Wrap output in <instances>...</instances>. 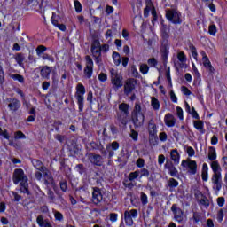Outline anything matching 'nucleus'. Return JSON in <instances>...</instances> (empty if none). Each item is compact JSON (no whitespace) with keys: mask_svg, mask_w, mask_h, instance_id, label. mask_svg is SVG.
<instances>
[{"mask_svg":"<svg viewBox=\"0 0 227 227\" xmlns=\"http://www.w3.org/2000/svg\"><path fill=\"white\" fill-rule=\"evenodd\" d=\"M208 160H211L210 168L213 171V175L211 177V182L213 184V190L215 192H219L221 189H223V175L221 174L223 168H221V165L217 159V151H215V147L210 146L207 153Z\"/></svg>","mask_w":227,"mask_h":227,"instance_id":"f257e3e1","label":"nucleus"},{"mask_svg":"<svg viewBox=\"0 0 227 227\" xmlns=\"http://www.w3.org/2000/svg\"><path fill=\"white\" fill-rule=\"evenodd\" d=\"M29 179L26 173H24V169L16 168L12 174V182L14 185H19L20 184V191L22 194H27L29 196L31 192L29 191Z\"/></svg>","mask_w":227,"mask_h":227,"instance_id":"f03ea898","label":"nucleus"},{"mask_svg":"<svg viewBox=\"0 0 227 227\" xmlns=\"http://www.w3.org/2000/svg\"><path fill=\"white\" fill-rule=\"evenodd\" d=\"M90 148L92 150H99L101 154L106 157L108 153V159H113L114 157V152L120 150V143L118 141H114L106 145V149L104 148V145L102 143L92 141L90 143Z\"/></svg>","mask_w":227,"mask_h":227,"instance_id":"7ed1b4c3","label":"nucleus"},{"mask_svg":"<svg viewBox=\"0 0 227 227\" xmlns=\"http://www.w3.org/2000/svg\"><path fill=\"white\" fill-rule=\"evenodd\" d=\"M90 52L94 54H107L109 52V44L100 43V35L92 34L91 35V44H90Z\"/></svg>","mask_w":227,"mask_h":227,"instance_id":"20e7f679","label":"nucleus"},{"mask_svg":"<svg viewBox=\"0 0 227 227\" xmlns=\"http://www.w3.org/2000/svg\"><path fill=\"white\" fill-rule=\"evenodd\" d=\"M129 109H130V106L127 103H121L119 105L120 112L117 113V120L120 124L125 126L129 123V116H130Z\"/></svg>","mask_w":227,"mask_h":227,"instance_id":"39448f33","label":"nucleus"},{"mask_svg":"<svg viewBox=\"0 0 227 227\" xmlns=\"http://www.w3.org/2000/svg\"><path fill=\"white\" fill-rule=\"evenodd\" d=\"M84 95H86V87H84L82 83H78L74 98L77 100L79 113H82L84 111Z\"/></svg>","mask_w":227,"mask_h":227,"instance_id":"423d86ee","label":"nucleus"},{"mask_svg":"<svg viewBox=\"0 0 227 227\" xmlns=\"http://www.w3.org/2000/svg\"><path fill=\"white\" fill-rule=\"evenodd\" d=\"M165 17L168 22L175 24V26H180L182 24V12L176 9H168L166 11Z\"/></svg>","mask_w":227,"mask_h":227,"instance_id":"0eeeda50","label":"nucleus"},{"mask_svg":"<svg viewBox=\"0 0 227 227\" xmlns=\"http://www.w3.org/2000/svg\"><path fill=\"white\" fill-rule=\"evenodd\" d=\"M169 49H171V43H169V39H161L160 52L164 65L168 63V59L169 58Z\"/></svg>","mask_w":227,"mask_h":227,"instance_id":"6e6552de","label":"nucleus"},{"mask_svg":"<svg viewBox=\"0 0 227 227\" xmlns=\"http://www.w3.org/2000/svg\"><path fill=\"white\" fill-rule=\"evenodd\" d=\"M85 67L83 69V74L86 77V79H91L93 77V59H91V56L87 55L85 56Z\"/></svg>","mask_w":227,"mask_h":227,"instance_id":"1a4fd4ad","label":"nucleus"},{"mask_svg":"<svg viewBox=\"0 0 227 227\" xmlns=\"http://www.w3.org/2000/svg\"><path fill=\"white\" fill-rule=\"evenodd\" d=\"M139 215L137 209H130L124 211V222L126 226H134V219Z\"/></svg>","mask_w":227,"mask_h":227,"instance_id":"9d476101","label":"nucleus"},{"mask_svg":"<svg viewBox=\"0 0 227 227\" xmlns=\"http://www.w3.org/2000/svg\"><path fill=\"white\" fill-rule=\"evenodd\" d=\"M137 85V80L135 78H128L124 82V95L129 97L134 90H136V86Z\"/></svg>","mask_w":227,"mask_h":227,"instance_id":"9b49d317","label":"nucleus"},{"mask_svg":"<svg viewBox=\"0 0 227 227\" xmlns=\"http://www.w3.org/2000/svg\"><path fill=\"white\" fill-rule=\"evenodd\" d=\"M102 200H104L102 190L98 187H94L91 199L92 203H94V205H98L99 203H102Z\"/></svg>","mask_w":227,"mask_h":227,"instance_id":"f8f14e48","label":"nucleus"},{"mask_svg":"<svg viewBox=\"0 0 227 227\" xmlns=\"http://www.w3.org/2000/svg\"><path fill=\"white\" fill-rule=\"evenodd\" d=\"M131 121L135 129H139L143 127L145 123V114H131Z\"/></svg>","mask_w":227,"mask_h":227,"instance_id":"ddd939ff","label":"nucleus"},{"mask_svg":"<svg viewBox=\"0 0 227 227\" xmlns=\"http://www.w3.org/2000/svg\"><path fill=\"white\" fill-rule=\"evenodd\" d=\"M171 211L174 214V219L177 223H182L184 221V211L180 207H176V205H172Z\"/></svg>","mask_w":227,"mask_h":227,"instance_id":"4468645a","label":"nucleus"},{"mask_svg":"<svg viewBox=\"0 0 227 227\" xmlns=\"http://www.w3.org/2000/svg\"><path fill=\"white\" fill-rule=\"evenodd\" d=\"M9 102H11L8 104V108L10 111L12 113H17V111H19L20 108V101L17 98H10Z\"/></svg>","mask_w":227,"mask_h":227,"instance_id":"2eb2a0df","label":"nucleus"},{"mask_svg":"<svg viewBox=\"0 0 227 227\" xmlns=\"http://www.w3.org/2000/svg\"><path fill=\"white\" fill-rule=\"evenodd\" d=\"M112 84L114 86V88H117V90H120L121 86H123V76L115 74L112 77Z\"/></svg>","mask_w":227,"mask_h":227,"instance_id":"dca6fc26","label":"nucleus"},{"mask_svg":"<svg viewBox=\"0 0 227 227\" xmlns=\"http://www.w3.org/2000/svg\"><path fill=\"white\" fill-rule=\"evenodd\" d=\"M164 123L168 128L175 127L176 123V119H175V116H173L172 114L168 113L164 116Z\"/></svg>","mask_w":227,"mask_h":227,"instance_id":"f3484780","label":"nucleus"},{"mask_svg":"<svg viewBox=\"0 0 227 227\" xmlns=\"http://www.w3.org/2000/svg\"><path fill=\"white\" fill-rule=\"evenodd\" d=\"M148 132L150 137H154V139H158L157 137V124L153 122L152 121H149L148 124Z\"/></svg>","mask_w":227,"mask_h":227,"instance_id":"a211bd4d","label":"nucleus"},{"mask_svg":"<svg viewBox=\"0 0 227 227\" xmlns=\"http://www.w3.org/2000/svg\"><path fill=\"white\" fill-rule=\"evenodd\" d=\"M102 155L100 154H93L91 153L90 155V161L91 162V164H94V166H102Z\"/></svg>","mask_w":227,"mask_h":227,"instance_id":"6ab92c4d","label":"nucleus"},{"mask_svg":"<svg viewBox=\"0 0 227 227\" xmlns=\"http://www.w3.org/2000/svg\"><path fill=\"white\" fill-rule=\"evenodd\" d=\"M193 127L196 130H199L200 134H205V132H207V130H205V122L200 119L193 121Z\"/></svg>","mask_w":227,"mask_h":227,"instance_id":"aec40b11","label":"nucleus"},{"mask_svg":"<svg viewBox=\"0 0 227 227\" xmlns=\"http://www.w3.org/2000/svg\"><path fill=\"white\" fill-rule=\"evenodd\" d=\"M170 159L173 160L175 166H178L180 164V153H178V149L171 150Z\"/></svg>","mask_w":227,"mask_h":227,"instance_id":"412c9836","label":"nucleus"},{"mask_svg":"<svg viewBox=\"0 0 227 227\" xmlns=\"http://www.w3.org/2000/svg\"><path fill=\"white\" fill-rule=\"evenodd\" d=\"M36 223L39 227H52V224L49 221V219H43V215H38L36 218Z\"/></svg>","mask_w":227,"mask_h":227,"instance_id":"4be33fe9","label":"nucleus"},{"mask_svg":"<svg viewBox=\"0 0 227 227\" xmlns=\"http://www.w3.org/2000/svg\"><path fill=\"white\" fill-rule=\"evenodd\" d=\"M31 163L34 166V168L37 169V171H41V173H43V171H45V166H43V163L42 162V160L37 159H33L31 160Z\"/></svg>","mask_w":227,"mask_h":227,"instance_id":"5701e85b","label":"nucleus"},{"mask_svg":"<svg viewBox=\"0 0 227 227\" xmlns=\"http://www.w3.org/2000/svg\"><path fill=\"white\" fill-rule=\"evenodd\" d=\"M51 72H52V68L51 67H43L40 71L41 77H43V79H49L51 77Z\"/></svg>","mask_w":227,"mask_h":227,"instance_id":"b1692460","label":"nucleus"},{"mask_svg":"<svg viewBox=\"0 0 227 227\" xmlns=\"http://www.w3.org/2000/svg\"><path fill=\"white\" fill-rule=\"evenodd\" d=\"M188 169L190 175H196L198 173V163L196 160H190Z\"/></svg>","mask_w":227,"mask_h":227,"instance_id":"393cba45","label":"nucleus"},{"mask_svg":"<svg viewBox=\"0 0 227 227\" xmlns=\"http://www.w3.org/2000/svg\"><path fill=\"white\" fill-rule=\"evenodd\" d=\"M202 182H208V164L203 163L201 170Z\"/></svg>","mask_w":227,"mask_h":227,"instance_id":"a878e982","label":"nucleus"},{"mask_svg":"<svg viewBox=\"0 0 227 227\" xmlns=\"http://www.w3.org/2000/svg\"><path fill=\"white\" fill-rule=\"evenodd\" d=\"M92 57L94 58V61L98 67V68L102 67L104 66V62L102 61V55L101 54H96L94 52H91Z\"/></svg>","mask_w":227,"mask_h":227,"instance_id":"bb28decb","label":"nucleus"},{"mask_svg":"<svg viewBox=\"0 0 227 227\" xmlns=\"http://www.w3.org/2000/svg\"><path fill=\"white\" fill-rule=\"evenodd\" d=\"M151 106L154 111H159L160 109V102L155 97L151 98Z\"/></svg>","mask_w":227,"mask_h":227,"instance_id":"cd10ccee","label":"nucleus"},{"mask_svg":"<svg viewBox=\"0 0 227 227\" xmlns=\"http://www.w3.org/2000/svg\"><path fill=\"white\" fill-rule=\"evenodd\" d=\"M137 171L139 175V180L145 177L148 178V176H150V170H148L147 168H142L141 169H137Z\"/></svg>","mask_w":227,"mask_h":227,"instance_id":"c85d7f7f","label":"nucleus"},{"mask_svg":"<svg viewBox=\"0 0 227 227\" xmlns=\"http://www.w3.org/2000/svg\"><path fill=\"white\" fill-rule=\"evenodd\" d=\"M112 58L114 59V65L116 67H120V65L121 64V56L120 55V53L117 51H114Z\"/></svg>","mask_w":227,"mask_h":227,"instance_id":"c756f323","label":"nucleus"},{"mask_svg":"<svg viewBox=\"0 0 227 227\" xmlns=\"http://www.w3.org/2000/svg\"><path fill=\"white\" fill-rule=\"evenodd\" d=\"M0 136H2L4 139H7V141H9V146H15V144L13 143V139L10 137V133H8L7 129H4Z\"/></svg>","mask_w":227,"mask_h":227,"instance_id":"7c9ffc66","label":"nucleus"},{"mask_svg":"<svg viewBox=\"0 0 227 227\" xmlns=\"http://www.w3.org/2000/svg\"><path fill=\"white\" fill-rule=\"evenodd\" d=\"M128 178L129 182H134V180L141 181V179H139V172H137V170L130 172Z\"/></svg>","mask_w":227,"mask_h":227,"instance_id":"2f4dec72","label":"nucleus"},{"mask_svg":"<svg viewBox=\"0 0 227 227\" xmlns=\"http://www.w3.org/2000/svg\"><path fill=\"white\" fill-rule=\"evenodd\" d=\"M203 67L208 70L209 74L215 73V68H214V66H212V62H210V60L203 62Z\"/></svg>","mask_w":227,"mask_h":227,"instance_id":"473e14b6","label":"nucleus"},{"mask_svg":"<svg viewBox=\"0 0 227 227\" xmlns=\"http://www.w3.org/2000/svg\"><path fill=\"white\" fill-rule=\"evenodd\" d=\"M54 182V178H52V176L47 172L44 173V184L46 185H51Z\"/></svg>","mask_w":227,"mask_h":227,"instance_id":"72a5a7b5","label":"nucleus"},{"mask_svg":"<svg viewBox=\"0 0 227 227\" xmlns=\"http://www.w3.org/2000/svg\"><path fill=\"white\" fill-rule=\"evenodd\" d=\"M162 39H169V34L168 33V26L162 24L161 27V40Z\"/></svg>","mask_w":227,"mask_h":227,"instance_id":"f704fd0d","label":"nucleus"},{"mask_svg":"<svg viewBox=\"0 0 227 227\" xmlns=\"http://www.w3.org/2000/svg\"><path fill=\"white\" fill-rule=\"evenodd\" d=\"M168 185L171 191V189H175L176 188L178 185H179V183L176 179L175 178H170L168 181Z\"/></svg>","mask_w":227,"mask_h":227,"instance_id":"c9c22d12","label":"nucleus"},{"mask_svg":"<svg viewBox=\"0 0 227 227\" xmlns=\"http://www.w3.org/2000/svg\"><path fill=\"white\" fill-rule=\"evenodd\" d=\"M208 35L211 36H215V35H217V26H215V24L208 26Z\"/></svg>","mask_w":227,"mask_h":227,"instance_id":"e433bc0d","label":"nucleus"},{"mask_svg":"<svg viewBox=\"0 0 227 227\" xmlns=\"http://www.w3.org/2000/svg\"><path fill=\"white\" fill-rule=\"evenodd\" d=\"M47 47L44 45H39L36 47L35 49V52L37 54V56L40 58L42 57V54H44V52L47 51Z\"/></svg>","mask_w":227,"mask_h":227,"instance_id":"4c0bfd02","label":"nucleus"},{"mask_svg":"<svg viewBox=\"0 0 227 227\" xmlns=\"http://www.w3.org/2000/svg\"><path fill=\"white\" fill-rule=\"evenodd\" d=\"M11 78L13 79V81H18L20 84H24L25 82L24 76L19 74H12Z\"/></svg>","mask_w":227,"mask_h":227,"instance_id":"58836bf2","label":"nucleus"},{"mask_svg":"<svg viewBox=\"0 0 227 227\" xmlns=\"http://www.w3.org/2000/svg\"><path fill=\"white\" fill-rule=\"evenodd\" d=\"M177 59L180 61V63H185L187 61V56L185 55V52L179 51L177 53Z\"/></svg>","mask_w":227,"mask_h":227,"instance_id":"ea45409f","label":"nucleus"},{"mask_svg":"<svg viewBox=\"0 0 227 227\" xmlns=\"http://www.w3.org/2000/svg\"><path fill=\"white\" fill-rule=\"evenodd\" d=\"M189 49L191 50L192 58L194 59H198V50L196 49V46H194V44L191 43L189 45Z\"/></svg>","mask_w":227,"mask_h":227,"instance_id":"a19ab883","label":"nucleus"},{"mask_svg":"<svg viewBox=\"0 0 227 227\" xmlns=\"http://www.w3.org/2000/svg\"><path fill=\"white\" fill-rule=\"evenodd\" d=\"M193 224H198L200 221H201V213L200 212H193Z\"/></svg>","mask_w":227,"mask_h":227,"instance_id":"79ce46f5","label":"nucleus"},{"mask_svg":"<svg viewBox=\"0 0 227 227\" xmlns=\"http://www.w3.org/2000/svg\"><path fill=\"white\" fill-rule=\"evenodd\" d=\"M59 187H60V191H62V192H67V191H68V182H67V180L60 181Z\"/></svg>","mask_w":227,"mask_h":227,"instance_id":"37998d69","label":"nucleus"},{"mask_svg":"<svg viewBox=\"0 0 227 227\" xmlns=\"http://www.w3.org/2000/svg\"><path fill=\"white\" fill-rule=\"evenodd\" d=\"M74 4L76 13H81V12H82V4L81 2H79V0H74Z\"/></svg>","mask_w":227,"mask_h":227,"instance_id":"c03bdc74","label":"nucleus"},{"mask_svg":"<svg viewBox=\"0 0 227 227\" xmlns=\"http://www.w3.org/2000/svg\"><path fill=\"white\" fill-rule=\"evenodd\" d=\"M200 203L206 208H208L210 207V200H208V198H207V196H204L202 199H200Z\"/></svg>","mask_w":227,"mask_h":227,"instance_id":"a18cd8bd","label":"nucleus"},{"mask_svg":"<svg viewBox=\"0 0 227 227\" xmlns=\"http://www.w3.org/2000/svg\"><path fill=\"white\" fill-rule=\"evenodd\" d=\"M75 169L81 175H84L86 173V168L84 167V164H77Z\"/></svg>","mask_w":227,"mask_h":227,"instance_id":"49530a36","label":"nucleus"},{"mask_svg":"<svg viewBox=\"0 0 227 227\" xmlns=\"http://www.w3.org/2000/svg\"><path fill=\"white\" fill-rule=\"evenodd\" d=\"M131 114H143V113H141V104H139V103L135 104V107H134Z\"/></svg>","mask_w":227,"mask_h":227,"instance_id":"de8ad7c7","label":"nucleus"},{"mask_svg":"<svg viewBox=\"0 0 227 227\" xmlns=\"http://www.w3.org/2000/svg\"><path fill=\"white\" fill-rule=\"evenodd\" d=\"M140 200L142 205H148V195H146V193L142 192L140 193Z\"/></svg>","mask_w":227,"mask_h":227,"instance_id":"09e8293b","label":"nucleus"},{"mask_svg":"<svg viewBox=\"0 0 227 227\" xmlns=\"http://www.w3.org/2000/svg\"><path fill=\"white\" fill-rule=\"evenodd\" d=\"M150 71V67L146 64L140 65V72L143 74V75H146L148 72Z\"/></svg>","mask_w":227,"mask_h":227,"instance_id":"8fccbe9b","label":"nucleus"},{"mask_svg":"<svg viewBox=\"0 0 227 227\" xmlns=\"http://www.w3.org/2000/svg\"><path fill=\"white\" fill-rule=\"evenodd\" d=\"M26 134L20 130L14 132V139H26Z\"/></svg>","mask_w":227,"mask_h":227,"instance_id":"3c124183","label":"nucleus"},{"mask_svg":"<svg viewBox=\"0 0 227 227\" xmlns=\"http://www.w3.org/2000/svg\"><path fill=\"white\" fill-rule=\"evenodd\" d=\"M195 94H196V98H197V100H199V102L200 103H203V100H204V98H203V90H197L195 91Z\"/></svg>","mask_w":227,"mask_h":227,"instance_id":"603ef678","label":"nucleus"},{"mask_svg":"<svg viewBox=\"0 0 227 227\" xmlns=\"http://www.w3.org/2000/svg\"><path fill=\"white\" fill-rule=\"evenodd\" d=\"M0 86H4V70L3 69V66L0 65Z\"/></svg>","mask_w":227,"mask_h":227,"instance_id":"864d4df0","label":"nucleus"},{"mask_svg":"<svg viewBox=\"0 0 227 227\" xmlns=\"http://www.w3.org/2000/svg\"><path fill=\"white\" fill-rule=\"evenodd\" d=\"M148 65H150V67H153V68H155L157 67V65H159V61H157V59L155 58H151L147 60Z\"/></svg>","mask_w":227,"mask_h":227,"instance_id":"5fc2aeb1","label":"nucleus"},{"mask_svg":"<svg viewBox=\"0 0 227 227\" xmlns=\"http://www.w3.org/2000/svg\"><path fill=\"white\" fill-rule=\"evenodd\" d=\"M181 91L183 95H185V97H189L190 95H192V92L191 91V90H189V88H187L186 86H182Z\"/></svg>","mask_w":227,"mask_h":227,"instance_id":"6e6d98bb","label":"nucleus"},{"mask_svg":"<svg viewBox=\"0 0 227 227\" xmlns=\"http://www.w3.org/2000/svg\"><path fill=\"white\" fill-rule=\"evenodd\" d=\"M42 59H43V61L47 60L51 61V63H54V57L48 53H43V55L42 56Z\"/></svg>","mask_w":227,"mask_h":227,"instance_id":"4d7b16f0","label":"nucleus"},{"mask_svg":"<svg viewBox=\"0 0 227 227\" xmlns=\"http://www.w3.org/2000/svg\"><path fill=\"white\" fill-rule=\"evenodd\" d=\"M168 175H170V176H178V169H176V167H171L168 170Z\"/></svg>","mask_w":227,"mask_h":227,"instance_id":"13d9d810","label":"nucleus"},{"mask_svg":"<svg viewBox=\"0 0 227 227\" xmlns=\"http://www.w3.org/2000/svg\"><path fill=\"white\" fill-rule=\"evenodd\" d=\"M216 219H217L218 223H221L222 221L224 220V210L220 209V210L217 212Z\"/></svg>","mask_w":227,"mask_h":227,"instance_id":"bf43d9fd","label":"nucleus"},{"mask_svg":"<svg viewBox=\"0 0 227 227\" xmlns=\"http://www.w3.org/2000/svg\"><path fill=\"white\" fill-rule=\"evenodd\" d=\"M189 114H191L192 118H193L194 120H200V114H198L194 106H192V112Z\"/></svg>","mask_w":227,"mask_h":227,"instance_id":"052dcab7","label":"nucleus"},{"mask_svg":"<svg viewBox=\"0 0 227 227\" xmlns=\"http://www.w3.org/2000/svg\"><path fill=\"white\" fill-rule=\"evenodd\" d=\"M130 132H131L130 134L131 139H133V141H137V139H139V133L134 130L133 129H131Z\"/></svg>","mask_w":227,"mask_h":227,"instance_id":"680f3d73","label":"nucleus"},{"mask_svg":"<svg viewBox=\"0 0 227 227\" xmlns=\"http://www.w3.org/2000/svg\"><path fill=\"white\" fill-rule=\"evenodd\" d=\"M15 59L18 65H22V63H24V56L22 53H18L15 57Z\"/></svg>","mask_w":227,"mask_h":227,"instance_id":"e2e57ef3","label":"nucleus"},{"mask_svg":"<svg viewBox=\"0 0 227 227\" xmlns=\"http://www.w3.org/2000/svg\"><path fill=\"white\" fill-rule=\"evenodd\" d=\"M159 139L161 143H166L168 141V134L166 132H160L159 134Z\"/></svg>","mask_w":227,"mask_h":227,"instance_id":"0e129e2a","label":"nucleus"},{"mask_svg":"<svg viewBox=\"0 0 227 227\" xmlns=\"http://www.w3.org/2000/svg\"><path fill=\"white\" fill-rule=\"evenodd\" d=\"M216 203L218 205V207H224V203H226V199H224V197H218L216 199Z\"/></svg>","mask_w":227,"mask_h":227,"instance_id":"69168bd1","label":"nucleus"},{"mask_svg":"<svg viewBox=\"0 0 227 227\" xmlns=\"http://www.w3.org/2000/svg\"><path fill=\"white\" fill-rule=\"evenodd\" d=\"M136 166L140 169L145 168V159L139 158L138 160H137Z\"/></svg>","mask_w":227,"mask_h":227,"instance_id":"338daca9","label":"nucleus"},{"mask_svg":"<svg viewBox=\"0 0 227 227\" xmlns=\"http://www.w3.org/2000/svg\"><path fill=\"white\" fill-rule=\"evenodd\" d=\"M109 219L111 223H116L118 221V214L117 213H110Z\"/></svg>","mask_w":227,"mask_h":227,"instance_id":"774afa93","label":"nucleus"}]
</instances>
